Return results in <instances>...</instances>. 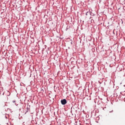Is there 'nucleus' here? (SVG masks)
Segmentation results:
<instances>
[{"mask_svg": "<svg viewBox=\"0 0 125 125\" xmlns=\"http://www.w3.org/2000/svg\"><path fill=\"white\" fill-rule=\"evenodd\" d=\"M61 102L62 104L63 105H64L67 103L66 100L65 99L62 100L61 101Z\"/></svg>", "mask_w": 125, "mask_h": 125, "instance_id": "1", "label": "nucleus"}, {"mask_svg": "<svg viewBox=\"0 0 125 125\" xmlns=\"http://www.w3.org/2000/svg\"><path fill=\"white\" fill-rule=\"evenodd\" d=\"M90 13V12H89L88 11H87V12H86V15H88Z\"/></svg>", "mask_w": 125, "mask_h": 125, "instance_id": "2", "label": "nucleus"}]
</instances>
